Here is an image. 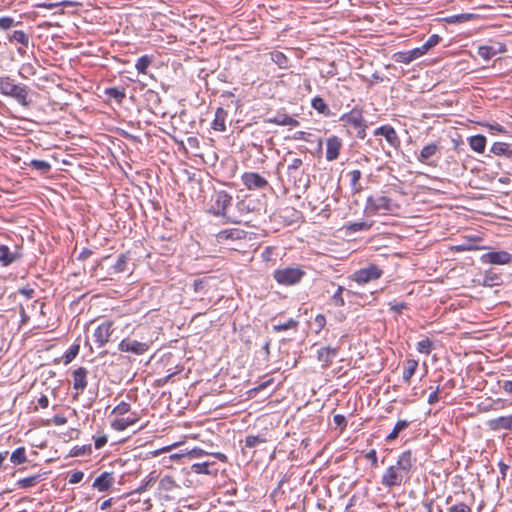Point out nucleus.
I'll return each mask as SVG.
<instances>
[{
	"label": "nucleus",
	"instance_id": "obj_46",
	"mask_svg": "<svg viewBox=\"0 0 512 512\" xmlns=\"http://www.w3.org/2000/svg\"><path fill=\"white\" fill-rule=\"evenodd\" d=\"M80 345L73 344L64 354V362L70 363L79 353Z\"/></svg>",
	"mask_w": 512,
	"mask_h": 512
},
{
	"label": "nucleus",
	"instance_id": "obj_51",
	"mask_svg": "<svg viewBox=\"0 0 512 512\" xmlns=\"http://www.w3.org/2000/svg\"><path fill=\"white\" fill-rule=\"evenodd\" d=\"M289 115L284 113H278L274 117H271L267 120L268 123L277 124L281 126H286L287 117Z\"/></svg>",
	"mask_w": 512,
	"mask_h": 512
},
{
	"label": "nucleus",
	"instance_id": "obj_38",
	"mask_svg": "<svg viewBox=\"0 0 512 512\" xmlns=\"http://www.w3.org/2000/svg\"><path fill=\"white\" fill-rule=\"evenodd\" d=\"M432 347L433 343L428 337L423 338L417 343V351L425 355H429L431 353Z\"/></svg>",
	"mask_w": 512,
	"mask_h": 512
},
{
	"label": "nucleus",
	"instance_id": "obj_22",
	"mask_svg": "<svg viewBox=\"0 0 512 512\" xmlns=\"http://www.w3.org/2000/svg\"><path fill=\"white\" fill-rule=\"evenodd\" d=\"M139 420L135 413L130 414L128 417H119L112 421L111 427L117 431H123L129 426L134 425Z\"/></svg>",
	"mask_w": 512,
	"mask_h": 512
},
{
	"label": "nucleus",
	"instance_id": "obj_1",
	"mask_svg": "<svg viewBox=\"0 0 512 512\" xmlns=\"http://www.w3.org/2000/svg\"><path fill=\"white\" fill-rule=\"evenodd\" d=\"M416 457L410 450L402 452L395 464L385 469L381 476V484L386 489L401 487L410 481L416 464Z\"/></svg>",
	"mask_w": 512,
	"mask_h": 512
},
{
	"label": "nucleus",
	"instance_id": "obj_11",
	"mask_svg": "<svg viewBox=\"0 0 512 512\" xmlns=\"http://www.w3.org/2000/svg\"><path fill=\"white\" fill-rule=\"evenodd\" d=\"M112 326L111 321H104L95 329L94 338L99 347H103L109 341L113 332Z\"/></svg>",
	"mask_w": 512,
	"mask_h": 512
},
{
	"label": "nucleus",
	"instance_id": "obj_36",
	"mask_svg": "<svg viewBox=\"0 0 512 512\" xmlns=\"http://www.w3.org/2000/svg\"><path fill=\"white\" fill-rule=\"evenodd\" d=\"M40 480H41V475L36 474V475H32V476H29L26 478L19 479L17 481V485L20 488L26 489V488L35 486Z\"/></svg>",
	"mask_w": 512,
	"mask_h": 512
},
{
	"label": "nucleus",
	"instance_id": "obj_53",
	"mask_svg": "<svg viewBox=\"0 0 512 512\" xmlns=\"http://www.w3.org/2000/svg\"><path fill=\"white\" fill-rule=\"evenodd\" d=\"M448 512H471V508L465 503H457L448 508Z\"/></svg>",
	"mask_w": 512,
	"mask_h": 512
},
{
	"label": "nucleus",
	"instance_id": "obj_59",
	"mask_svg": "<svg viewBox=\"0 0 512 512\" xmlns=\"http://www.w3.org/2000/svg\"><path fill=\"white\" fill-rule=\"evenodd\" d=\"M314 322L315 324L317 325L318 327V330H321L322 328H324L325 324H326V318L324 315L322 314H318L315 319H314Z\"/></svg>",
	"mask_w": 512,
	"mask_h": 512
},
{
	"label": "nucleus",
	"instance_id": "obj_13",
	"mask_svg": "<svg viewBox=\"0 0 512 512\" xmlns=\"http://www.w3.org/2000/svg\"><path fill=\"white\" fill-rule=\"evenodd\" d=\"M423 55H425V53L420 46L409 51L397 52L394 54L393 58L397 63L409 64Z\"/></svg>",
	"mask_w": 512,
	"mask_h": 512
},
{
	"label": "nucleus",
	"instance_id": "obj_39",
	"mask_svg": "<svg viewBox=\"0 0 512 512\" xmlns=\"http://www.w3.org/2000/svg\"><path fill=\"white\" fill-rule=\"evenodd\" d=\"M151 62H152V59L148 55L141 56L137 60V62L135 64V68L137 69V71L139 73L145 74L146 70H147L148 66L151 64Z\"/></svg>",
	"mask_w": 512,
	"mask_h": 512
},
{
	"label": "nucleus",
	"instance_id": "obj_43",
	"mask_svg": "<svg viewBox=\"0 0 512 512\" xmlns=\"http://www.w3.org/2000/svg\"><path fill=\"white\" fill-rule=\"evenodd\" d=\"M473 15L469 13L464 14H458V15H452L445 18V21L449 24H456V23H462L465 21H468L472 19Z\"/></svg>",
	"mask_w": 512,
	"mask_h": 512
},
{
	"label": "nucleus",
	"instance_id": "obj_7",
	"mask_svg": "<svg viewBox=\"0 0 512 512\" xmlns=\"http://www.w3.org/2000/svg\"><path fill=\"white\" fill-rule=\"evenodd\" d=\"M232 203V196L226 191H218L214 194V204L212 205L210 212L215 216H226V210Z\"/></svg>",
	"mask_w": 512,
	"mask_h": 512
},
{
	"label": "nucleus",
	"instance_id": "obj_3",
	"mask_svg": "<svg viewBox=\"0 0 512 512\" xmlns=\"http://www.w3.org/2000/svg\"><path fill=\"white\" fill-rule=\"evenodd\" d=\"M395 205L392 200L384 195L369 196L366 201L364 212L367 216L392 213Z\"/></svg>",
	"mask_w": 512,
	"mask_h": 512
},
{
	"label": "nucleus",
	"instance_id": "obj_31",
	"mask_svg": "<svg viewBox=\"0 0 512 512\" xmlns=\"http://www.w3.org/2000/svg\"><path fill=\"white\" fill-rule=\"evenodd\" d=\"M10 42L20 43L25 47H28L30 42V37L27 33L22 30H16L12 34L8 36Z\"/></svg>",
	"mask_w": 512,
	"mask_h": 512
},
{
	"label": "nucleus",
	"instance_id": "obj_17",
	"mask_svg": "<svg viewBox=\"0 0 512 512\" xmlns=\"http://www.w3.org/2000/svg\"><path fill=\"white\" fill-rule=\"evenodd\" d=\"M87 374L88 371L84 367H79L73 372L72 378L74 389L80 392H83L85 390V388L87 387Z\"/></svg>",
	"mask_w": 512,
	"mask_h": 512
},
{
	"label": "nucleus",
	"instance_id": "obj_30",
	"mask_svg": "<svg viewBox=\"0 0 512 512\" xmlns=\"http://www.w3.org/2000/svg\"><path fill=\"white\" fill-rule=\"evenodd\" d=\"M348 176L350 178V186L353 193H360L363 189L362 185L360 184V179L362 177V173L360 170H353L348 173Z\"/></svg>",
	"mask_w": 512,
	"mask_h": 512
},
{
	"label": "nucleus",
	"instance_id": "obj_2",
	"mask_svg": "<svg viewBox=\"0 0 512 512\" xmlns=\"http://www.w3.org/2000/svg\"><path fill=\"white\" fill-rule=\"evenodd\" d=\"M29 87L26 85H19L14 82L10 77L0 78V92L14 98L22 106H29L28 100Z\"/></svg>",
	"mask_w": 512,
	"mask_h": 512
},
{
	"label": "nucleus",
	"instance_id": "obj_40",
	"mask_svg": "<svg viewBox=\"0 0 512 512\" xmlns=\"http://www.w3.org/2000/svg\"><path fill=\"white\" fill-rule=\"evenodd\" d=\"M312 107L318 111L319 113L327 115L329 113V108L325 101L321 97H315L312 99Z\"/></svg>",
	"mask_w": 512,
	"mask_h": 512
},
{
	"label": "nucleus",
	"instance_id": "obj_9",
	"mask_svg": "<svg viewBox=\"0 0 512 512\" xmlns=\"http://www.w3.org/2000/svg\"><path fill=\"white\" fill-rule=\"evenodd\" d=\"M241 179L249 190L263 189L268 186V181L255 172H246L242 175Z\"/></svg>",
	"mask_w": 512,
	"mask_h": 512
},
{
	"label": "nucleus",
	"instance_id": "obj_5",
	"mask_svg": "<svg viewBox=\"0 0 512 512\" xmlns=\"http://www.w3.org/2000/svg\"><path fill=\"white\" fill-rule=\"evenodd\" d=\"M382 275L383 270L379 266L375 264H369L366 267L356 270L349 276V279L359 285H364L379 279Z\"/></svg>",
	"mask_w": 512,
	"mask_h": 512
},
{
	"label": "nucleus",
	"instance_id": "obj_48",
	"mask_svg": "<svg viewBox=\"0 0 512 512\" xmlns=\"http://www.w3.org/2000/svg\"><path fill=\"white\" fill-rule=\"evenodd\" d=\"M17 24H19V22H16L14 20V18H12V17H9V16L0 17V29L1 30H9Z\"/></svg>",
	"mask_w": 512,
	"mask_h": 512
},
{
	"label": "nucleus",
	"instance_id": "obj_10",
	"mask_svg": "<svg viewBox=\"0 0 512 512\" xmlns=\"http://www.w3.org/2000/svg\"><path fill=\"white\" fill-rule=\"evenodd\" d=\"M375 136H383L389 145L395 149L400 147L401 141L395 129L390 125H383L375 129Z\"/></svg>",
	"mask_w": 512,
	"mask_h": 512
},
{
	"label": "nucleus",
	"instance_id": "obj_16",
	"mask_svg": "<svg viewBox=\"0 0 512 512\" xmlns=\"http://www.w3.org/2000/svg\"><path fill=\"white\" fill-rule=\"evenodd\" d=\"M245 237V232L237 228L225 229L216 234L218 243L223 244L228 240H240Z\"/></svg>",
	"mask_w": 512,
	"mask_h": 512
},
{
	"label": "nucleus",
	"instance_id": "obj_57",
	"mask_svg": "<svg viewBox=\"0 0 512 512\" xmlns=\"http://www.w3.org/2000/svg\"><path fill=\"white\" fill-rule=\"evenodd\" d=\"M389 305L390 309L398 314L407 308V304L405 302L389 303Z\"/></svg>",
	"mask_w": 512,
	"mask_h": 512
},
{
	"label": "nucleus",
	"instance_id": "obj_24",
	"mask_svg": "<svg viewBox=\"0 0 512 512\" xmlns=\"http://www.w3.org/2000/svg\"><path fill=\"white\" fill-rule=\"evenodd\" d=\"M228 113L225 109L222 107L217 108L215 112V117L212 122V129L219 132L226 131V119H227Z\"/></svg>",
	"mask_w": 512,
	"mask_h": 512
},
{
	"label": "nucleus",
	"instance_id": "obj_27",
	"mask_svg": "<svg viewBox=\"0 0 512 512\" xmlns=\"http://www.w3.org/2000/svg\"><path fill=\"white\" fill-rule=\"evenodd\" d=\"M213 465H214V463L209 462V461L199 462V463L193 464L191 466V470L196 474L212 475V474H216L218 471L216 468L211 469V467Z\"/></svg>",
	"mask_w": 512,
	"mask_h": 512
},
{
	"label": "nucleus",
	"instance_id": "obj_56",
	"mask_svg": "<svg viewBox=\"0 0 512 512\" xmlns=\"http://www.w3.org/2000/svg\"><path fill=\"white\" fill-rule=\"evenodd\" d=\"M84 473L82 471H75L69 476V483L76 484L82 481Z\"/></svg>",
	"mask_w": 512,
	"mask_h": 512
},
{
	"label": "nucleus",
	"instance_id": "obj_62",
	"mask_svg": "<svg viewBox=\"0 0 512 512\" xmlns=\"http://www.w3.org/2000/svg\"><path fill=\"white\" fill-rule=\"evenodd\" d=\"M334 423L337 425V426H345L346 425V419L343 415H335L334 416Z\"/></svg>",
	"mask_w": 512,
	"mask_h": 512
},
{
	"label": "nucleus",
	"instance_id": "obj_55",
	"mask_svg": "<svg viewBox=\"0 0 512 512\" xmlns=\"http://www.w3.org/2000/svg\"><path fill=\"white\" fill-rule=\"evenodd\" d=\"M365 458L370 461L372 467H377L378 457L375 449H371L365 455Z\"/></svg>",
	"mask_w": 512,
	"mask_h": 512
},
{
	"label": "nucleus",
	"instance_id": "obj_18",
	"mask_svg": "<svg viewBox=\"0 0 512 512\" xmlns=\"http://www.w3.org/2000/svg\"><path fill=\"white\" fill-rule=\"evenodd\" d=\"M114 483V476L112 472H103L100 476H98L94 483L93 487L100 492L107 491Z\"/></svg>",
	"mask_w": 512,
	"mask_h": 512
},
{
	"label": "nucleus",
	"instance_id": "obj_63",
	"mask_svg": "<svg viewBox=\"0 0 512 512\" xmlns=\"http://www.w3.org/2000/svg\"><path fill=\"white\" fill-rule=\"evenodd\" d=\"M502 389L508 393V394H512V381L510 380H506L502 383L501 385Z\"/></svg>",
	"mask_w": 512,
	"mask_h": 512
},
{
	"label": "nucleus",
	"instance_id": "obj_14",
	"mask_svg": "<svg viewBox=\"0 0 512 512\" xmlns=\"http://www.w3.org/2000/svg\"><path fill=\"white\" fill-rule=\"evenodd\" d=\"M342 141L337 136H331L326 141V159L334 161L339 157Z\"/></svg>",
	"mask_w": 512,
	"mask_h": 512
},
{
	"label": "nucleus",
	"instance_id": "obj_54",
	"mask_svg": "<svg viewBox=\"0 0 512 512\" xmlns=\"http://www.w3.org/2000/svg\"><path fill=\"white\" fill-rule=\"evenodd\" d=\"M272 59L274 60V62H276L279 65V67H281V68L286 67L287 58L283 53H281V52L274 53L272 56Z\"/></svg>",
	"mask_w": 512,
	"mask_h": 512
},
{
	"label": "nucleus",
	"instance_id": "obj_26",
	"mask_svg": "<svg viewBox=\"0 0 512 512\" xmlns=\"http://www.w3.org/2000/svg\"><path fill=\"white\" fill-rule=\"evenodd\" d=\"M418 367V361L415 359H408L404 362L402 379L405 383H410L412 376Z\"/></svg>",
	"mask_w": 512,
	"mask_h": 512
},
{
	"label": "nucleus",
	"instance_id": "obj_61",
	"mask_svg": "<svg viewBox=\"0 0 512 512\" xmlns=\"http://www.w3.org/2000/svg\"><path fill=\"white\" fill-rule=\"evenodd\" d=\"M204 454H206V452L202 449H199V448H195L193 450H191L189 453H188V456L190 458H197V457H201L203 456Z\"/></svg>",
	"mask_w": 512,
	"mask_h": 512
},
{
	"label": "nucleus",
	"instance_id": "obj_58",
	"mask_svg": "<svg viewBox=\"0 0 512 512\" xmlns=\"http://www.w3.org/2000/svg\"><path fill=\"white\" fill-rule=\"evenodd\" d=\"M107 436L106 435H101V436H98L97 438H95V448L96 449H101L102 447H104L107 443Z\"/></svg>",
	"mask_w": 512,
	"mask_h": 512
},
{
	"label": "nucleus",
	"instance_id": "obj_20",
	"mask_svg": "<svg viewBox=\"0 0 512 512\" xmlns=\"http://www.w3.org/2000/svg\"><path fill=\"white\" fill-rule=\"evenodd\" d=\"M236 208L241 215H247L258 210V202L253 198L245 197L237 202Z\"/></svg>",
	"mask_w": 512,
	"mask_h": 512
},
{
	"label": "nucleus",
	"instance_id": "obj_44",
	"mask_svg": "<svg viewBox=\"0 0 512 512\" xmlns=\"http://www.w3.org/2000/svg\"><path fill=\"white\" fill-rule=\"evenodd\" d=\"M441 40V37L437 34L431 35L427 41L421 45L422 50L426 54L431 48L435 47Z\"/></svg>",
	"mask_w": 512,
	"mask_h": 512
},
{
	"label": "nucleus",
	"instance_id": "obj_64",
	"mask_svg": "<svg viewBox=\"0 0 512 512\" xmlns=\"http://www.w3.org/2000/svg\"><path fill=\"white\" fill-rule=\"evenodd\" d=\"M37 402H38V405H39L41 408H43V409H45V408H47V407L49 406V400H48L47 396H45V395H42V396L38 399V401H37Z\"/></svg>",
	"mask_w": 512,
	"mask_h": 512
},
{
	"label": "nucleus",
	"instance_id": "obj_19",
	"mask_svg": "<svg viewBox=\"0 0 512 512\" xmlns=\"http://www.w3.org/2000/svg\"><path fill=\"white\" fill-rule=\"evenodd\" d=\"M338 354V348H332L330 346L322 347L317 352V358L322 362L323 367H328Z\"/></svg>",
	"mask_w": 512,
	"mask_h": 512
},
{
	"label": "nucleus",
	"instance_id": "obj_49",
	"mask_svg": "<svg viewBox=\"0 0 512 512\" xmlns=\"http://www.w3.org/2000/svg\"><path fill=\"white\" fill-rule=\"evenodd\" d=\"M298 322L294 319H289L287 322L282 324L274 325L273 329L277 332L286 331L297 326Z\"/></svg>",
	"mask_w": 512,
	"mask_h": 512
},
{
	"label": "nucleus",
	"instance_id": "obj_32",
	"mask_svg": "<svg viewBox=\"0 0 512 512\" xmlns=\"http://www.w3.org/2000/svg\"><path fill=\"white\" fill-rule=\"evenodd\" d=\"M25 164L39 171L41 174H47L51 170V164L45 160L33 159Z\"/></svg>",
	"mask_w": 512,
	"mask_h": 512
},
{
	"label": "nucleus",
	"instance_id": "obj_6",
	"mask_svg": "<svg viewBox=\"0 0 512 512\" xmlns=\"http://www.w3.org/2000/svg\"><path fill=\"white\" fill-rule=\"evenodd\" d=\"M340 121L345 125L353 126L357 130V138L364 139L366 137L367 124L361 110L352 109L350 112L343 114Z\"/></svg>",
	"mask_w": 512,
	"mask_h": 512
},
{
	"label": "nucleus",
	"instance_id": "obj_41",
	"mask_svg": "<svg viewBox=\"0 0 512 512\" xmlns=\"http://www.w3.org/2000/svg\"><path fill=\"white\" fill-rule=\"evenodd\" d=\"M303 161L300 158H293L288 164L287 171L290 177L296 178V172L302 166Z\"/></svg>",
	"mask_w": 512,
	"mask_h": 512
},
{
	"label": "nucleus",
	"instance_id": "obj_47",
	"mask_svg": "<svg viewBox=\"0 0 512 512\" xmlns=\"http://www.w3.org/2000/svg\"><path fill=\"white\" fill-rule=\"evenodd\" d=\"M130 410L131 405L127 402L122 401L112 410V414L123 416L125 414H128Z\"/></svg>",
	"mask_w": 512,
	"mask_h": 512
},
{
	"label": "nucleus",
	"instance_id": "obj_60",
	"mask_svg": "<svg viewBox=\"0 0 512 512\" xmlns=\"http://www.w3.org/2000/svg\"><path fill=\"white\" fill-rule=\"evenodd\" d=\"M53 423L57 426H62L67 423V419H66V417H64L62 415H55L53 417Z\"/></svg>",
	"mask_w": 512,
	"mask_h": 512
},
{
	"label": "nucleus",
	"instance_id": "obj_28",
	"mask_svg": "<svg viewBox=\"0 0 512 512\" xmlns=\"http://www.w3.org/2000/svg\"><path fill=\"white\" fill-rule=\"evenodd\" d=\"M482 283L484 286L493 287L501 285L503 283V279L501 274L489 270L485 272Z\"/></svg>",
	"mask_w": 512,
	"mask_h": 512
},
{
	"label": "nucleus",
	"instance_id": "obj_34",
	"mask_svg": "<svg viewBox=\"0 0 512 512\" xmlns=\"http://www.w3.org/2000/svg\"><path fill=\"white\" fill-rule=\"evenodd\" d=\"M105 94L116 100L118 103H122L126 98V93L124 88L111 87L105 90Z\"/></svg>",
	"mask_w": 512,
	"mask_h": 512
},
{
	"label": "nucleus",
	"instance_id": "obj_37",
	"mask_svg": "<svg viewBox=\"0 0 512 512\" xmlns=\"http://www.w3.org/2000/svg\"><path fill=\"white\" fill-rule=\"evenodd\" d=\"M267 439L263 435H248L245 438V446L254 448L259 444L266 443Z\"/></svg>",
	"mask_w": 512,
	"mask_h": 512
},
{
	"label": "nucleus",
	"instance_id": "obj_33",
	"mask_svg": "<svg viewBox=\"0 0 512 512\" xmlns=\"http://www.w3.org/2000/svg\"><path fill=\"white\" fill-rule=\"evenodd\" d=\"M409 426V421L407 420H398L393 428V430L387 435V441L395 440L400 432L404 431Z\"/></svg>",
	"mask_w": 512,
	"mask_h": 512
},
{
	"label": "nucleus",
	"instance_id": "obj_29",
	"mask_svg": "<svg viewBox=\"0 0 512 512\" xmlns=\"http://www.w3.org/2000/svg\"><path fill=\"white\" fill-rule=\"evenodd\" d=\"M469 145L472 150L482 153L485 150L486 138L483 135H474L469 138Z\"/></svg>",
	"mask_w": 512,
	"mask_h": 512
},
{
	"label": "nucleus",
	"instance_id": "obj_23",
	"mask_svg": "<svg viewBox=\"0 0 512 512\" xmlns=\"http://www.w3.org/2000/svg\"><path fill=\"white\" fill-rule=\"evenodd\" d=\"M439 150V145L437 143H430L421 149L417 159L422 163L430 164L429 160L438 154Z\"/></svg>",
	"mask_w": 512,
	"mask_h": 512
},
{
	"label": "nucleus",
	"instance_id": "obj_35",
	"mask_svg": "<svg viewBox=\"0 0 512 512\" xmlns=\"http://www.w3.org/2000/svg\"><path fill=\"white\" fill-rule=\"evenodd\" d=\"M10 461L14 465H20L27 461L26 450L24 447H18L10 456Z\"/></svg>",
	"mask_w": 512,
	"mask_h": 512
},
{
	"label": "nucleus",
	"instance_id": "obj_45",
	"mask_svg": "<svg viewBox=\"0 0 512 512\" xmlns=\"http://www.w3.org/2000/svg\"><path fill=\"white\" fill-rule=\"evenodd\" d=\"M127 262H128V257L125 255V254H121L115 265L113 266V270L115 273H122L126 270V266H127Z\"/></svg>",
	"mask_w": 512,
	"mask_h": 512
},
{
	"label": "nucleus",
	"instance_id": "obj_21",
	"mask_svg": "<svg viewBox=\"0 0 512 512\" xmlns=\"http://www.w3.org/2000/svg\"><path fill=\"white\" fill-rule=\"evenodd\" d=\"M21 257L20 253L15 250L14 252L6 245H0V263L3 266H8Z\"/></svg>",
	"mask_w": 512,
	"mask_h": 512
},
{
	"label": "nucleus",
	"instance_id": "obj_50",
	"mask_svg": "<svg viewBox=\"0 0 512 512\" xmlns=\"http://www.w3.org/2000/svg\"><path fill=\"white\" fill-rule=\"evenodd\" d=\"M370 227H371V224H369L367 222H354V223H350L347 226L348 230H350L352 232L368 230Z\"/></svg>",
	"mask_w": 512,
	"mask_h": 512
},
{
	"label": "nucleus",
	"instance_id": "obj_42",
	"mask_svg": "<svg viewBox=\"0 0 512 512\" xmlns=\"http://www.w3.org/2000/svg\"><path fill=\"white\" fill-rule=\"evenodd\" d=\"M345 291V288L343 286H338L336 292L332 295V303L336 307H344L345 306V300L342 296V293Z\"/></svg>",
	"mask_w": 512,
	"mask_h": 512
},
{
	"label": "nucleus",
	"instance_id": "obj_52",
	"mask_svg": "<svg viewBox=\"0 0 512 512\" xmlns=\"http://www.w3.org/2000/svg\"><path fill=\"white\" fill-rule=\"evenodd\" d=\"M508 145L502 142H496L491 147V152L495 155H503L507 152Z\"/></svg>",
	"mask_w": 512,
	"mask_h": 512
},
{
	"label": "nucleus",
	"instance_id": "obj_4",
	"mask_svg": "<svg viewBox=\"0 0 512 512\" xmlns=\"http://www.w3.org/2000/svg\"><path fill=\"white\" fill-rule=\"evenodd\" d=\"M305 274L299 267H285L275 270L273 277L278 284L291 286L299 283Z\"/></svg>",
	"mask_w": 512,
	"mask_h": 512
},
{
	"label": "nucleus",
	"instance_id": "obj_8",
	"mask_svg": "<svg viewBox=\"0 0 512 512\" xmlns=\"http://www.w3.org/2000/svg\"><path fill=\"white\" fill-rule=\"evenodd\" d=\"M118 348L122 352H131L136 355H142L149 349V344L126 338L119 343Z\"/></svg>",
	"mask_w": 512,
	"mask_h": 512
},
{
	"label": "nucleus",
	"instance_id": "obj_12",
	"mask_svg": "<svg viewBox=\"0 0 512 512\" xmlns=\"http://www.w3.org/2000/svg\"><path fill=\"white\" fill-rule=\"evenodd\" d=\"M481 260L483 263L505 265L511 262L512 255L506 251H492L483 254Z\"/></svg>",
	"mask_w": 512,
	"mask_h": 512
},
{
	"label": "nucleus",
	"instance_id": "obj_25",
	"mask_svg": "<svg viewBox=\"0 0 512 512\" xmlns=\"http://www.w3.org/2000/svg\"><path fill=\"white\" fill-rule=\"evenodd\" d=\"M498 46H499L498 48H495L494 46H487V45L480 46L478 48V55L485 60H490L497 53L506 51V48L503 44H498Z\"/></svg>",
	"mask_w": 512,
	"mask_h": 512
},
{
	"label": "nucleus",
	"instance_id": "obj_15",
	"mask_svg": "<svg viewBox=\"0 0 512 512\" xmlns=\"http://www.w3.org/2000/svg\"><path fill=\"white\" fill-rule=\"evenodd\" d=\"M487 426L492 431L512 430V414L490 419Z\"/></svg>",
	"mask_w": 512,
	"mask_h": 512
}]
</instances>
